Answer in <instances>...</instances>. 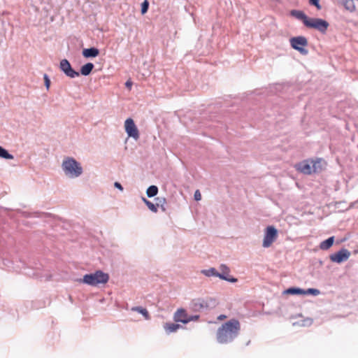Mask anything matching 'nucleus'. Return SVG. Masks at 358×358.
<instances>
[{
    "instance_id": "nucleus-1",
    "label": "nucleus",
    "mask_w": 358,
    "mask_h": 358,
    "mask_svg": "<svg viewBox=\"0 0 358 358\" xmlns=\"http://www.w3.org/2000/svg\"><path fill=\"white\" fill-rule=\"evenodd\" d=\"M240 329L241 324L236 319L224 322L217 330V341L220 344L231 343L238 336Z\"/></svg>"
},
{
    "instance_id": "nucleus-2",
    "label": "nucleus",
    "mask_w": 358,
    "mask_h": 358,
    "mask_svg": "<svg viewBox=\"0 0 358 358\" xmlns=\"http://www.w3.org/2000/svg\"><path fill=\"white\" fill-rule=\"evenodd\" d=\"M62 169L69 178H76L83 172L81 164L73 157H66L62 162Z\"/></svg>"
},
{
    "instance_id": "nucleus-3",
    "label": "nucleus",
    "mask_w": 358,
    "mask_h": 358,
    "mask_svg": "<svg viewBox=\"0 0 358 358\" xmlns=\"http://www.w3.org/2000/svg\"><path fill=\"white\" fill-rule=\"evenodd\" d=\"M109 280L108 273L101 270L96 271L94 273L85 274L82 279L78 280V282L90 285L97 286L99 284H106Z\"/></svg>"
},
{
    "instance_id": "nucleus-4",
    "label": "nucleus",
    "mask_w": 358,
    "mask_h": 358,
    "mask_svg": "<svg viewBox=\"0 0 358 358\" xmlns=\"http://www.w3.org/2000/svg\"><path fill=\"white\" fill-rule=\"evenodd\" d=\"M215 306V300L208 299H195L190 303V308L195 312H200L213 308Z\"/></svg>"
},
{
    "instance_id": "nucleus-5",
    "label": "nucleus",
    "mask_w": 358,
    "mask_h": 358,
    "mask_svg": "<svg viewBox=\"0 0 358 358\" xmlns=\"http://www.w3.org/2000/svg\"><path fill=\"white\" fill-rule=\"evenodd\" d=\"M292 48L299 51L303 55H307L308 50L305 48L308 44V40L305 36H296L289 39Z\"/></svg>"
},
{
    "instance_id": "nucleus-6",
    "label": "nucleus",
    "mask_w": 358,
    "mask_h": 358,
    "mask_svg": "<svg viewBox=\"0 0 358 358\" xmlns=\"http://www.w3.org/2000/svg\"><path fill=\"white\" fill-rule=\"evenodd\" d=\"M306 27L317 30L322 34H326L329 24L325 20L321 18L309 17L308 21L306 23Z\"/></svg>"
},
{
    "instance_id": "nucleus-7",
    "label": "nucleus",
    "mask_w": 358,
    "mask_h": 358,
    "mask_svg": "<svg viewBox=\"0 0 358 358\" xmlns=\"http://www.w3.org/2000/svg\"><path fill=\"white\" fill-rule=\"evenodd\" d=\"M278 237V230L273 226L266 228L262 246L269 248Z\"/></svg>"
},
{
    "instance_id": "nucleus-8",
    "label": "nucleus",
    "mask_w": 358,
    "mask_h": 358,
    "mask_svg": "<svg viewBox=\"0 0 358 358\" xmlns=\"http://www.w3.org/2000/svg\"><path fill=\"white\" fill-rule=\"evenodd\" d=\"M59 69L66 76L71 78H74L80 76V73L72 68L70 62L66 59L61 60Z\"/></svg>"
},
{
    "instance_id": "nucleus-9",
    "label": "nucleus",
    "mask_w": 358,
    "mask_h": 358,
    "mask_svg": "<svg viewBox=\"0 0 358 358\" xmlns=\"http://www.w3.org/2000/svg\"><path fill=\"white\" fill-rule=\"evenodd\" d=\"M350 256V252L345 249L342 248L336 253L331 254L329 256V259L331 262L341 264L343 262L347 261Z\"/></svg>"
},
{
    "instance_id": "nucleus-10",
    "label": "nucleus",
    "mask_w": 358,
    "mask_h": 358,
    "mask_svg": "<svg viewBox=\"0 0 358 358\" xmlns=\"http://www.w3.org/2000/svg\"><path fill=\"white\" fill-rule=\"evenodd\" d=\"M124 128L129 137H132L135 140L139 138V132L133 119L128 118L125 120Z\"/></svg>"
},
{
    "instance_id": "nucleus-11",
    "label": "nucleus",
    "mask_w": 358,
    "mask_h": 358,
    "mask_svg": "<svg viewBox=\"0 0 358 358\" xmlns=\"http://www.w3.org/2000/svg\"><path fill=\"white\" fill-rule=\"evenodd\" d=\"M311 164V159H306L296 164L295 167L299 172L306 175H310L313 173Z\"/></svg>"
},
{
    "instance_id": "nucleus-12",
    "label": "nucleus",
    "mask_w": 358,
    "mask_h": 358,
    "mask_svg": "<svg viewBox=\"0 0 358 358\" xmlns=\"http://www.w3.org/2000/svg\"><path fill=\"white\" fill-rule=\"evenodd\" d=\"M188 315L184 308H179L173 315V320L176 322L187 324Z\"/></svg>"
},
{
    "instance_id": "nucleus-13",
    "label": "nucleus",
    "mask_w": 358,
    "mask_h": 358,
    "mask_svg": "<svg viewBox=\"0 0 358 358\" xmlns=\"http://www.w3.org/2000/svg\"><path fill=\"white\" fill-rule=\"evenodd\" d=\"M290 14L296 19L301 20L305 26L309 19V17L301 10H292L290 12Z\"/></svg>"
},
{
    "instance_id": "nucleus-14",
    "label": "nucleus",
    "mask_w": 358,
    "mask_h": 358,
    "mask_svg": "<svg viewBox=\"0 0 358 358\" xmlns=\"http://www.w3.org/2000/svg\"><path fill=\"white\" fill-rule=\"evenodd\" d=\"M99 55V50L96 48L92 47L85 48L83 50V55L85 58L96 57Z\"/></svg>"
},
{
    "instance_id": "nucleus-15",
    "label": "nucleus",
    "mask_w": 358,
    "mask_h": 358,
    "mask_svg": "<svg viewBox=\"0 0 358 358\" xmlns=\"http://www.w3.org/2000/svg\"><path fill=\"white\" fill-rule=\"evenodd\" d=\"M181 327L180 324L175 323L167 322L164 324V328L167 334L176 332Z\"/></svg>"
},
{
    "instance_id": "nucleus-16",
    "label": "nucleus",
    "mask_w": 358,
    "mask_h": 358,
    "mask_svg": "<svg viewBox=\"0 0 358 358\" xmlns=\"http://www.w3.org/2000/svg\"><path fill=\"white\" fill-rule=\"evenodd\" d=\"M311 161H312L311 167H312V170H313V173L321 172L323 169L322 159H316L315 160L311 159Z\"/></svg>"
},
{
    "instance_id": "nucleus-17",
    "label": "nucleus",
    "mask_w": 358,
    "mask_h": 358,
    "mask_svg": "<svg viewBox=\"0 0 358 358\" xmlns=\"http://www.w3.org/2000/svg\"><path fill=\"white\" fill-rule=\"evenodd\" d=\"M94 65L92 63H87L85 65L82 66L80 68V74L87 76H89L92 71Z\"/></svg>"
},
{
    "instance_id": "nucleus-18",
    "label": "nucleus",
    "mask_w": 358,
    "mask_h": 358,
    "mask_svg": "<svg viewBox=\"0 0 358 358\" xmlns=\"http://www.w3.org/2000/svg\"><path fill=\"white\" fill-rule=\"evenodd\" d=\"M334 242V237L331 236L324 241H322L320 245V248L323 250L329 249Z\"/></svg>"
},
{
    "instance_id": "nucleus-19",
    "label": "nucleus",
    "mask_w": 358,
    "mask_h": 358,
    "mask_svg": "<svg viewBox=\"0 0 358 358\" xmlns=\"http://www.w3.org/2000/svg\"><path fill=\"white\" fill-rule=\"evenodd\" d=\"M341 3L349 12H354L355 10V5L354 0H341Z\"/></svg>"
},
{
    "instance_id": "nucleus-20",
    "label": "nucleus",
    "mask_w": 358,
    "mask_h": 358,
    "mask_svg": "<svg viewBox=\"0 0 358 358\" xmlns=\"http://www.w3.org/2000/svg\"><path fill=\"white\" fill-rule=\"evenodd\" d=\"M201 272L202 274H203L204 275H206L207 277L215 276V277L220 278V279H221V278H223L222 275H220V273L217 272L215 268H210L209 269H204V270H202Z\"/></svg>"
},
{
    "instance_id": "nucleus-21",
    "label": "nucleus",
    "mask_w": 358,
    "mask_h": 358,
    "mask_svg": "<svg viewBox=\"0 0 358 358\" xmlns=\"http://www.w3.org/2000/svg\"><path fill=\"white\" fill-rule=\"evenodd\" d=\"M131 310L142 314L146 320L150 319V315H149L148 311L145 308H144L141 306L133 307L131 308Z\"/></svg>"
},
{
    "instance_id": "nucleus-22",
    "label": "nucleus",
    "mask_w": 358,
    "mask_h": 358,
    "mask_svg": "<svg viewBox=\"0 0 358 358\" xmlns=\"http://www.w3.org/2000/svg\"><path fill=\"white\" fill-rule=\"evenodd\" d=\"M284 292L287 294H303L304 289L298 287H290Z\"/></svg>"
},
{
    "instance_id": "nucleus-23",
    "label": "nucleus",
    "mask_w": 358,
    "mask_h": 358,
    "mask_svg": "<svg viewBox=\"0 0 358 358\" xmlns=\"http://www.w3.org/2000/svg\"><path fill=\"white\" fill-rule=\"evenodd\" d=\"M158 193V187L156 185H150L146 191L147 196L148 197H153Z\"/></svg>"
},
{
    "instance_id": "nucleus-24",
    "label": "nucleus",
    "mask_w": 358,
    "mask_h": 358,
    "mask_svg": "<svg viewBox=\"0 0 358 358\" xmlns=\"http://www.w3.org/2000/svg\"><path fill=\"white\" fill-rule=\"evenodd\" d=\"M0 157L6 159H13V155H10L7 150L0 146Z\"/></svg>"
},
{
    "instance_id": "nucleus-25",
    "label": "nucleus",
    "mask_w": 358,
    "mask_h": 358,
    "mask_svg": "<svg viewBox=\"0 0 358 358\" xmlns=\"http://www.w3.org/2000/svg\"><path fill=\"white\" fill-rule=\"evenodd\" d=\"M220 270L221 271L220 275H229L230 272L229 268L226 264H221L220 266Z\"/></svg>"
},
{
    "instance_id": "nucleus-26",
    "label": "nucleus",
    "mask_w": 358,
    "mask_h": 358,
    "mask_svg": "<svg viewBox=\"0 0 358 358\" xmlns=\"http://www.w3.org/2000/svg\"><path fill=\"white\" fill-rule=\"evenodd\" d=\"M320 293V290L315 288H309L308 289H304V294H312L314 296H317Z\"/></svg>"
},
{
    "instance_id": "nucleus-27",
    "label": "nucleus",
    "mask_w": 358,
    "mask_h": 358,
    "mask_svg": "<svg viewBox=\"0 0 358 358\" xmlns=\"http://www.w3.org/2000/svg\"><path fill=\"white\" fill-rule=\"evenodd\" d=\"M149 7V3L147 0H145L141 4V13L145 14L147 13Z\"/></svg>"
},
{
    "instance_id": "nucleus-28",
    "label": "nucleus",
    "mask_w": 358,
    "mask_h": 358,
    "mask_svg": "<svg viewBox=\"0 0 358 358\" xmlns=\"http://www.w3.org/2000/svg\"><path fill=\"white\" fill-rule=\"evenodd\" d=\"M146 206H148V208L153 213H157V208L156 206V205H155L154 203H152L151 201H147L146 202Z\"/></svg>"
},
{
    "instance_id": "nucleus-29",
    "label": "nucleus",
    "mask_w": 358,
    "mask_h": 358,
    "mask_svg": "<svg viewBox=\"0 0 358 358\" xmlns=\"http://www.w3.org/2000/svg\"><path fill=\"white\" fill-rule=\"evenodd\" d=\"M222 277L223 278H221L222 280H226V281H228L230 282H236L238 280L237 278L231 277V276H229V275H222Z\"/></svg>"
},
{
    "instance_id": "nucleus-30",
    "label": "nucleus",
    "mask_w": 358,
    "mask_h": 358,
    "mask_svg": "<svg viewBox=\"0 0 358 358\" xmlns=\"http://www.w3.org/2000/svg\"><path fill=\"white\" fill-rule=\"evenodd\" d=\"M45 86L47 90H49L50 86V80L47 74H44L43 76Z\"/></svg>"
},
{
    "instance_id": "nucleus-31",
    "label": "nucleus",
    "mask_w": 358,
    "mask_h": 358,
    "mask_svg": "<svg viewBox=\"0 0 358 358\" xmlns=\"http://www.w3.org/2000/svg\"><path fill=\"white\" fill-rule=\"evenodd\" d=\"M310 3L311 5L315 6L318 10L321 9V6L320 4V0H310Z\"/></svg>"
},
{
    "instance_id": "nucleus-32",
    "label": "nucleus",
    "mask_w": 358,
    "mask_h": 358,
    "mask_svg": "<svg viewBox=\"0 0 358 358\" xmlns=\"http://www.w3.org/2000/svg\"><path fill=\"white\" fill-rule=\"evenodd\" d=\"M156 200L157 201V203L156 204V206H159L161 204H164L166 203V199L164 198H156Z\"/></svg>"
},
{
    "instance_id": "nucleus-33",
    "label": "nucleus",
    "mask_w": 358,
    "mask_h": 358,
    "mask_svg": "<svg viewBox=\"0 0 358 358\" xmlns=\"http://www.w3.org/2000/svg\"><path fill=\"white\" fill-rule=\"evenodd\" d=\"M199 318V315H188L187 323L191 321H197Z\"/></svg>"
},
{
    "instance_id": "nucleus-34",
    "label": "nucleus",
    "mask_w": 358,
    "mask_h": 358,
    "mask_svg": "<svg viewBox=\"0 0 358 358\" xmlns=\"http://www.w3.org/2000/svg\"><path fill=\"white\" fill-rule=\"evenodd\" d=\"M194 197L196 201H200L201 199V194L199 190L197 189L195 191Z\"/></svg>"
},
{
    "instance_id": "nucleus-35",
    "label": "nucleus",
    "mask_w": 358,
    "mask_h": 358,
    "mask_svg": "<svg viewBox=\"0 0 358 358\" xmlns=\"http://www.w3.org/2000/svg\"><path fill=\"white\" fill-rule=\"evenodd\" d=\"M114 186H115L117 189H120V191H123V187H122V185L120 182H115L114 183Z\"/></svg>"
},
{
    "instance_id": "nucleus-36",
    "label": "nucleus",
    "mask_w": 358,
    "mask_h": 358,
    "mask_svg": "<svg viewBox=\"0 0 358 358\" xmlns=\"http://www.w3.org/2000/svg\"><path fill=\"white\" fill-rule=\"evenodd\" d=\"M133 85V83L131 80H128L126 83H125V86L129 88V90L131 89V86Z\"/></svg>"
},
{
    "instance_id": "nucleus-37",
    "label": "nucleus",
    "mask_w": 358,
    "mask_h": 358,
    "mask_svg": "<svg viewBox=\"0 0 358 358\" xmlns=\"http://www.w3.org/2000/svg\"><path fill=\"white\" fill-rule=\"evenodd\" d=\"M226 317H227V316H226V315H219V316H218L217 319H218L219 320H222L225 319Z\"/></svg>"
},
{
    "instance_id": "nucleus-38",
    "label": "nucleus",
    "mask_w": 358,
    "mask_h": 358,
    "mask_svg": "<svg viewBox=\"0 0 358 358\" xmlns=\"http://www.w3.org/2000/svg\"><path fill=\"white\" fill-rule=\"evenodd\" d=\"M142 200H143V201L145 203V205H146V202H147V201H149L147 199H145V198H144V197H143V198H142Z\"/></svg>"
},
{
    "instance_id": "nucleus-39",
    "label": "nucleus",
    "mask_w": 358,
    "mask_h": 358,
    "mask_svg": "<svg viewBox=\"0 0 358 358\" xmlns=\"http://www.w3.org/2000/svg\"><path fill=\"white\" fill-rule=\"evenodd\" d=\"M160 206H161V208L162 209V210L165 211L166 208H165L163 204H161Z\"/></svg>"
}]
</instances>
